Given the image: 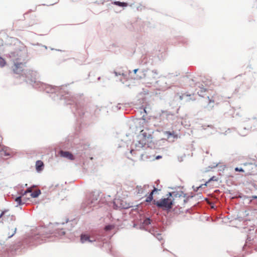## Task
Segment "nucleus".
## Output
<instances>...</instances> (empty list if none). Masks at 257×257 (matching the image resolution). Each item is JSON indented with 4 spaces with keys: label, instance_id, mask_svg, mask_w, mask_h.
Listing matches in <instances>:
<instances>
[{
    "label": "nucleus",
    "instance_id": "f257e3e1",
    "mask_svg": "<svg viewBox=\"0 0 257 257\" xmlns=\"http://www.w3.org/2000/svg\"><path fill=\"white\" fill-rule=\"evenodd\" d=\"M161 190L160 189H157L154 187V189L150 193L149 195L147 197L145 201L146 202H150L153 201V204L156 205L157 207L161 208L163 209H170L172 208V206L175 203V199L174 198L173 194L174 193H169L168 197L166 198H163L159 201L153 200V195L156 193L158 191Z\"/></svg>",
    "mask_w": 257,
    "mask_h": 257
},
{
    "label": "nucleus",
    "instance_id": "f03ea898",
    "mask_svg": "<svg viewBox=\"0 0 257 257\" xmlns=\"http://www.w3.org/2000/svg\"><path fill=\"white\" fill-rule=\"evenodd\" d=\"M151 140H147V138L144 137H141L140 136H139V141L136 144L137 147L143 148L144 146L148 144Z\"/></svg>",
    "mask_w": 257,
    "mask_h": 257
},
{
    "label": "nucleus",
    "instance_id": "7ed1b4c3",
    "mask_svg": "<svg viewBox=\"0 0 257 257\" xmlns=\"http://www.w3.org/2000/svg\"><path fill=\"white\" fill-rule=\"evenodd\" d=\"M28 193H31L30 196L32 198H36L41 194V191L39 189H37L32 192V188H29L23 194V196H24Z\"/></svg>",
    "mask_w": 257,
    "mask_h": 257
},
{
    "label": "nucleus",
    "instance_id": "20e7f679",
    "mask_svg": "<svg viewBox=\"0 0 257 257\" xmlns=\"http://www.w3.org/2000/svg\"><path fill=\"white\" fill-rule=\"evenodd\" d=\"M24 64L22 63H15L13 67V71L16 74H20L23 71Z\"/></svg>",
    "mask_w": 257,
    "mask_h": 257
},
{
    "label": "nucleus",
    "instance_id": "39448f33",
    "mask_svg": "<svg viewBox=\"0 0 257 257\" xmlns=\"http://www.w3.org/2000/svg\"><path fill=\"white\" fill-rule=\"evenodd\" d=\"M244 166H248L247 175H252L255 173V170L256 169V165L252 163H244Z\"/></svg>",
    "mask_w": 257,
    "mask_h": 257
},
{
    "label": "nucleus",
    "instance_id": "423d86ee",
    "mask_svg": "<svg viewBox=\"0 0 257 257\" xmlns=\"http://www.w3.org/2000/svg\"><path fill=\"white\" fill-rule=\"evenodd\" d=\"M7 212V211H2L0 214V218H2L3 220L6 221L7 220L10 219L11 221H15V217L13 215H6V213Z\"/></svg>",
    "mask_w": 257,
    "mask_h": 257
},
{
    "label": "nucleus",
    "instance_id": "0eeeda50",
    "mask_svg": "<svg viewBox=\"0 0 257 257\" xmlns=\"http://www.w3.org/2000/svg\"><path fill=\"white\" fill-rule=\"evenodd\" d=\"M59 154L61 157L67 158L70 160H73L74 159L73 155L69 152L60 151Z\"/></svg>",
    "mask_w": 257,
    "mask_h": 257
},
{
    "label": "nucleus",
    "instance_id": "6e6552de",
    "mask_svg": "<svg viewBox=\"0 0 257 257\" xmlns=\"http://www.w3.org/2000/svg\"><path fill=\"white\" fill-rule=\"evenodd\" d=\"M139 136L147 138V140H151L152 139V135L145 130H142Z\"/></svg>",
    "mask_w": 257,
    "mask_h": 257
},
{
    "label": "nucleus",
    "instance_id": "1a4fd4ad",
    "mask_svg": "<svg viewBox=\"0 0 257 257\" xmlns=\"http://www.w3.org/2000/svg\"><path fill=\"white\" fill-rule=\"evenodd\" d=\"M44 167V164L42 161L39 160L36 163V168L37 171L39 172L42 170Z\"/></svg>",
    "mask_w": 257,
    "mask_h": 257
},
{
    "label": "nucleus",
    "instance_id": "9d476101",
    "mask_svg": "<svg viewBox=\"0 0 257 257\" xmlns=\"http://www.w3.org/2000/svg\"><path fill=\"white\" fill-rule=\"evenodd\" d=\"M165 135L166 136L168 139H170L171 137H173L174 139H177L178 137L177 135H176L174 131L172 132L166 131L165 132Z\"/></svg>",
    "mask_w": 257,
    "mask_h": 257
},
{
    "label": "nucleus",
    "instance_id": "9b49d317",
    "mask_svg": "<svg viewBox=\"0 0 257 257\" xmlns=\"http://www.w3.org/2000/svg\"><path fill=\"white\" fill-rule=\"evenodd\" d=\"M81 242L82 243H84L86 241H88L89 242H92V240H90L89 239V236L86 234H82L81 235Z\"/></svg>",
    "mask_w": 257,
    "mask_h": 257
},
{
    "label": "nucleus",
    "instance_id": "f8f14e48",
    "mask_svg": "<svg viewBox=\"0 0 257 257\" xmlns=\"http://www.w3.org/2000/svg\"><path fill=\"white\" fill-rule=\"evenodd\" d=\"M251 127L257 129V117L253 118L250 121Z\"/></svg>",
    "mask_w": 257,
    "mask_h": 257
},
{
    "label": "nucleus",
    "instance_id": "ddd939ff",
    "mask_svg": "<svg viewBox=\"0 0 257 257\" xmlns=\"http://www.w3.org/2000/svg\"><path fill=\"white\" fill-rule=\"evenodd\" d=\"M16 230H17L16 227L15 226H14L12 228L11 231H9L8 232V237L10 238V237H12L16 233Z\"/></svg>",
    "mask_w": 257,
    "mask_h": 257
},
{
    "label": "nucleus",
    "instance_id": "4468645a",
    "mask_svg": "<svg viewBox=\"0 0 257 257\" xmlns=\"http://www.w3.org/2000/svg\"><path fill=\"white\" fill-rule=\"evenodd\" d=\"M113 4L115 5L121 7H125L128 6V4L126 3L120 2H114Z\"/></svg>",
    "mask_w": 257,
    "mask_h": 257
},
{
    "label": "nucleus",
    "instance_id": "2eb2a0df",
    "mask_svg": "<svg viewBox=\"0 0 257 257\" xmlns=\"http://www.w3.org/2000/svg\"><path fill=\"white\" fill-rule=\"evenodd\" d=\"M22 197L24 198V196H23V195H22V196L18 197L15 199V201L17 202L18 205H20L25 203V202H22ZM23 200H25V199H23Z\"/></svg>",
    "mask_w": 257,
    "mask_h": 257
},
{
    "label": "nucleus",
    "instance_id": "dca6fc26",
    "mask_svg": "<svg viewBox=\"0 0 257 257\" xmlns=\"http://www.w3.org/2000/svg\"><path fill=\"white\" fill-rule=\"evenodd\" d=\"M137 189H138V193L142 194L144 193V190L141 187V186H140V187L137 186Z\"/></svg>",
    "mask_w": 257,
    "mask_h": 257
},
{
    "label": "nucleus",
    "instance_id": "f3484780",
    "mask_svg": "<svg viewBox=\"0 0 257 257\" xmlns=\"http://www.w3.org/2000/svg\"><path fill=\"white\" fill-rule=\"evenodd\" d=\"M6 64L5 60L2 58H0V65L2 67L4 66Z\"/></svg>",
    "mask_w": 257,
    "mask_h": 257
},
{
    "label": "nucleus",
    "instance_id": "a211bd4d",
    "mask_svg": "<svg viewBox=\"0 0 257 257\" xmlns=\"http://www.w3.org/2000/svg\"><path fill=\"white\" fill-rule=\"evenodd\" d=\"M113 228V226L112 225H109L106 226L104 228V229L106 231H108V230H110L112 229Z\"/></svg>",
    "mask_w": 257,
    "mask_h": 257
},
{
    "label": "nucleus",
    "instance_id": "6ab92c4d",
    "mask_svg": "<svg viewBox=\"0 0 257 257\" xmlns=\"http://www.w3.org/2000/svg\"><path fill=\"white\" fill-rule=\"evenodd\" d=\"M235 171H237V172H244V170L242 169V168H238L237 167L235 168Z\"/></svg>",
    "mask_w": 257,
    "mask_h": 257
},
{
    "label": "nucleus",
    "instance_id": "aec40b11",
    "mask_svg": "<svg viewBox=\"0 0 257 257\" xmlns=\"http://www.w3.org/2000/svg\"><path fill=\"white\" fill-rule=\"evenodd\" d=\"M144 223H145L146 224H150V219H149V218H147V219H146V220H145Z\"/></svg>",
    "mask_w": 257,
    "mask_h": 257
},
{
    "label": "nucleus",
    "instance_id": "412c9836",
    "mask_svg": "<svg viewBox=\"0 0 257 257\" xmlns=\"http://www.w3.org/2000/svg\"><path fill=\"white\" fill-rule=\"evenodd\" d=\"M214 178V177H212L211 178H210V179L209 180V181H208V182H206V183H208V182H210V181H211V180H213V178Z\"/></svg>",
    "mask_w": 257,
    "mask_h": 257
},
{
    "label": "nucleus",
    "instance_id": "4be33fe9",
    "mask_svg": "<svg viewBox=\"0 0 257 257\" xmlns=\"http://www.w3.org/2000/svg\"><path fill=\"white\" fill-rule=\"evenodd\" d=\"M214 103V100L212 99H209V103Z\"/></svg>",
    "mask_w": 257,
    "mask_h": 257
},
{
    "label": "nucleus",
    "instance_id": "5701e85b",
    "mask_svg": "<svg viewBox=\"0 0 257 257\" xmlns=\"http://www.w3.org/2000/svg\"><path fill=\"white\" fill-rule=\"evenodd\" d=\"M251 198L252 199H257V196H252Z\"/></svg>",
    "mask_w": 257,
    "mask_h": 257
},
{
    "label": "nucleus",
    "instance_id": "b1692460",
    "mask_svg": "<svg viewBox=\"0 0 257 257\" xmlns=\"http://www.w3.org/2000/svg\"><path fill=\"white\" fill-rule=\"evenodd\" d=\"M161 158V156H158V157H157V159H160V158Z\"/></svg>",
    "mask_w": 257,
    "mask_h": 257
},
{
    "label": "nucleus",
    "instance_id": "393cba45",
    "mask_svg": "<svg viewBox=\"0 0 257 257\" xmlns=\"http://www.w3.org/2000/svg\"><path fill=\"white\" fill-rule=\"evenodd\" d=\"M115 75H116V76H117V72H115Z\"/></svg>",
    "mask_w": 257,
    "mask_h": 257
},
{
    "label": "nucleus",
    "instance_id": "a878e982",
    "mask_svg": "<svg viewBox=\"0 0 257 257\" xmlns=\"http://www.w3.org/2000/svg\"><path fill=\"white\" fill-rule=\"evenodd\" d=\"M174 194H175V195H176V194H175V193L173 194V195Z\"/></svg>",
    "mask_w": 257,
    "mask_h": 257
}]
</instances>
